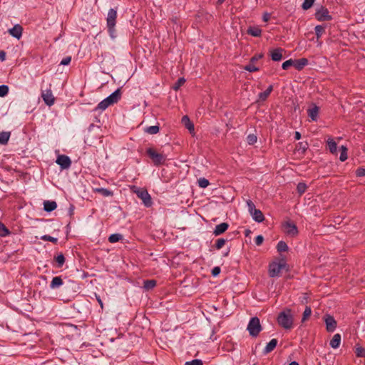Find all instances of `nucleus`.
<instances>
[{
	"instance_id": "1",
	"label": "nucleus",
	"mask_w": 365,
	"mask_h": 365,
	"mask_svg": "<svg viewBox=\"0 0 365 365\" xmlns=\"http://www.w3.org/2000/svg\"><path fill=\"white\" fill-rule=\"evenodd\" d=\"M283 269L289 270V265L286 262V257L281 254L278 262H272L269 264V276L270 277H279Z\"/></svg>"
},
{
	"instance_id": "2",
	"label": "nucleus",
	"mask_w": 365,
	"mask_h": 365,
	"mask_svg": "<svg viewBox=\"0 0 365 365\" xmlns=\"http://www.w3.org/2000/svg\"><path fill=\"white\" fill-rule=\"evenodd\" d=\"M292 312L291 309L286 308L277 316L278 324L284 329H291L293 327L294 317Z\"/></svg>"
},
{
	"instance_id": "3",
	"label": "nucleus",
	"mask_w": 365,
	"mask_h": 365,
	"mask_svg": "<svg viewBox=\"0 0 365 365\" xmlns=\"http://www.w3.org/2000/svg\"><path fill=\"white\" fill-rule=\"evenodd\" d=\"M117 19V10L115 9H110L108 12L106 18L107 28L110 36L112 38H115V29Z\"/></svg>"
},
{
	"instance_id": "4",
	"label": "nucleus",
	"mask_w": 365,
	"mask_h": 365,
	"mask_svg": "<svg viewBox=\"0 0 365 365\" xmlns=\"http://www.w3.org/2000/svg\"><path fill=\"white\" fill-rule=\"evenodd\" d=\"M131 191L135 193L138 197L142 200L144 205L147 207H151L153 205L152 198L145 188H140L135 185L130 187Z\"/></svg>"
},
{
	"instance_id": "5",
	"label": "nucleus",
	"mask_w": 365,
	"mask_h": 365,
	"mask_svg": "<svg viewBox=\"0 0 365 365\" xmlns=\"http://www.w3.org/2000/svg\"><path fill=\"white\" fill-rule=\"evenodd\" d=\"M247 329L251 336L257 337L262 329L259 319L257 317H252L248 323Z\"/></svg>"
},
{
	"instance_id": "6",
	"label": "nucleus",
	"mask_w": 365,
	"mask_h": 365,
	"mask_svg": "<svg viewBox=\"0 0 365 365\" xmlns=\"http://www.w3.org/2000/svg\"><path fill=\"white\" fill-rule=\"evenodd\" d=\"M146 153L155 166L163 165L166 160L165 155L157 153L153 148H148L146 150Z\"/></svg>"
},
{
	"instance_id": "7",
	"label": "nucleus",
	"mask_w": 365,
	"mask_h": 365,
	"mask_svg": "<svg viewBox=\"0 0 365 365\" xmlns=\"http://www.w3.org/2000/svg\"><path fill=\"white\" fill-rule=\"evenodd\" d=\"M314 15L315 18L319 21H331L332 19L328 9L323 6L316 10Z\"/></svg>"
},
{
	"instance_id": "8",
	"label": "nucleus",
	"mask_w": 365,
	"mask_h": 365,
	"mask_svg": "<svg viewBox=\"0 0 365 365\" xmlns=\"http://www.w3.org/2000/svg\"><path fill=\"white\" fill-rule=\"evenodd\" d=\"M263 57V53H258L253 56L250 60V63L244 67L245 71L249 72H255L259 71V68L255 66V63L259 59Z\"/></svg>"
},
{
	"instance_id": "9",
	"label": "nucleus",
	"mask_w": 365,
	"mask_h": 365,
	"mask_svg": "<svg viewBox=\"0 0 365 365\" xmlns=\"http://www.w3.org/2000/svg\"><path fill=\"white\" fill-rule=\"evenodd\" d=\"M324 319L326 324L327 331L328 332H333L336 329L337 325L336 321L334 317L329 314H326L324 317Z\"/></svg>"
},
{
	"instance_id": "10",
	"label": "nucleus",
	"mask_w": 365,
	"mask_h": 365,
	"mask_svg": "<svg viewBox=\"0 0 365 365\" xmlns=\"http://www.w3.org/2000/svg\"><path fill=\"white\" fill-rule=\"evenodd\" d=\"M56 162L63 170L69 168L71 165V160L70 158L66 155H58Z\"/></svg>"
},
{
	"instance_id": "11",
	"label": "nucleus",
	"mask_w": 365,
	"mask_h": 365,
	"mask_svg": "<svg viewBox=\"0 0 365 365\" xmlns=\"http://www.w3.org/2000/svg\"><path fill=\"white\" fill-rule=\"evenodd\" d=\"M284 231L287 233V235L291 236V237H295L298 234V229L297 225L290 221L286 222L284 224Z\"/></svg>"
},
{
	"instance_id": "12",
	"label": "nucleus",
	"mask_w": 365,
	"mask_h": 365,
	"mask_svg": "<svg viewBox=\"0 0 365 365\" xmlns=\"http://www.w3.org/2000/svg\"><path fill=\"white\" fill-rule=\"evenodd\" d=\"M41 97L44 101V103L47 106H52L54 103L55 98L53 96L52 91L51 89H47L46 91H43L41 93Z\"/></svg>"
},
{
	"instance_id": "13",
	"label": "nucleus",
	"mask_w": 365,
	"mask_h": 365,
	"mask_svg": "<svg viewBox=\"0 0 365 365\" xmlns=\"http://www.w3.org/2000/svg\"><path fill=\"white\" fill-rule=\"evenodd\" d=\"M284 49L282 48H277L269 51L270 57L274 61H279L282 59V53Z\"/></svg>"
},
{
	"instance_id": "14",
	"label": "nucleus",
	"mask_w": 365,
	"mask_h": 365,
	"mask_svg": "<svg viewBox=\"0 0 365 365\" xmlns=\"http://www.w3.org/2000/svg\"><path fill=\"white\" fill-rule=\"evenodd\" d=\"M319 111V108L316 104H312V107L307 110L308 115L312 121H317Z\"/></svg>"
},
{
	"instance_id": "15",
	"label": "nucleus",
	"mask_w": 365,
	"mask_h": 365,
	"mask_svg": "<svg viewBox=\"0 0 365 365\" xmlns=\"http://www.w3.org/2000/svg\"><path fill=\"white\" fill-rule=\"evenodd\" d=\"M121 89L118 88L115 90L113 93H112L110 96L107 97V98L109 100L111 105L116 103L121 98Z\"/></svg>"
},
{
	"instance_id": "16",
	"label": "nucleus",
	"mask_w": 365,
	"mask_h": 365,
	"mask_svg": "<svg viewBox=\"0 0 365 365\" xmlns=\"http://www.w3.org/2000/svg\"><path fill=\"white\" fill-rule=\"evenodd\" d=\"M22 31H23V28L19 24L15 25L13 28H11L9 31V34L12 36H14L18 39H19L21 38V36L22 35Z\"/></svg>"
},
{
	"instance_id": "17",
	"label": "nucleus",
	"mask_w": 365,
	"mask_h": 365,
	"mask_svg": "<svg viewBox=\"0 0 365 365\" xmlns=\"http://www.w3.org/2000/svg\"><path fill=\"white\" fill-rule=\"evenodd\" d=\"M229 227V225L227 222H222L216 225L213 234L215 236L223 234Z\"/></svg>"
},
{
	"instance_id": "18",
	"label": "nucleus",
	"mask_w": 365,
	"mask_h": 365,
	"mask_svg": "<svg viewBox=\"0 0 365 365\" xmlns=\"http://www.w3.org/2000/svg\"><path fill=\"white\" fill-rule=\"evenodd\" d=\"M294 61V67L298 71L302 70L309 63V61L306 58L296 59Z\"/></svg>"
},
{
	"instance_id": "19",
	"label": "nucleus",
	"mask_w": 365,
	"mask_h": 365,
	"mask_svg": "<svg viewBox=\"0 0 365 365\" xmlns=\"http://www.w3.org/2000/svg\"><path fill=\"white\" fill-rule=\"evenodd\" d=\"M277 339H272L265 346V348L263 350V354L264 355L272 352L277 346Z\"/></svg>"
},
{
	"instance_id": "20",
	"label": "nucleus",
	"mask_w": 365,
	"mask_h": 365,
	"mask_svg": "<svg viewBox=\"0 0 365 365\" xmlns=\"http://www.w3.org/2000/svg\"><path fill=\"white\" fill-rule=\"evenodd\" d=\"M250 215L255 222H262L264 220V215L260 210L255 209Z\"/></svg>"
},
{
	"instance_id": "21",
	"label": "nucleus",
	"mask_w": 365,
	"mask_h": 365,
	"mask_svg": "<svg viewBox=\"0 0 365 365\" xmlns=\"http://www.w3.org/2000/svg\"><path fill=\"white\" fill-rule=\"evenodd\" d=\"M56 207L57 204L55 201L46 200L43 202V209L48 212L53 211Z\"/></svg>"
},
{
	"instance_id": "22",
	"label": "nucleus",
	"mask_w": 365,
	"mask_h": 365,
	"mask_svg": "<svg viewBox=\"0 0 365 365\" xmlns=\"http://www.w3.org/2000/svg\"><path fill=\"white\" fill-rule=\"evenodd\" d=\"M182 123L184 124L185 128L190 131V133L194 131V124L192 123V122L190 121L187 115H184L182 118Z\"/></svg>"
},
{
	"instance_id": "23",
	"label": "nucleus",
	"mask_w": 365,
	"mask_h": 365,
	"mask_svg": "<svg viewBox=\"0 0 365 365\" xmlns=\"http://www.w3.org/2000/svg\"><path fill=\"white\" fill-rule=\"evenodd\" d=\"M247 33L252 36L259 37L262 34V29L258 27L250 26L248 28Z\"/></svg>"
},
{
	"instance_id": "24",
	"label": "nucleus",
	"mask_w": 365,
	"mask_h": 365,
	"mask_svg": "<svg viewBox=\"0 0 365 365\" xmlns=\"http://www.w3.org/2000/svg\"><path fill=\"white\" fill-rule=\"evenodd\" d=\"M341 342V335L339 334H336L334 335L332 339L330 341V346L333 349H336L339 346Z\"/></svg>"
},
{
	"instance_id": "25",
	"label": "nucleus",
	"mask_w": 365,
	"mask_h": 365,
	"mask_svg": "<svg viewBox=\"0 0 365 365\" xmlns=\"http://www.w3.org/2000/svg\"><path fill=\"white\" fill-rule=\"evenodd\" d=\"M94 192L100 193L104 197L113 196V192L103 187L93 189Z\"/></svg>"
},
{
	"instance_id": "26",
	"label": "nucleus",
	"mask_w": 365,
	"mask_h": 365,
	"mask_svg": "<svg viewBox=\"0 0 365 365\" xmlns=\"http://www.w3.org/2000/svg\"><path fill=\"white\" fill-rule=\"evenodd\" d=\"M308 143L307 142H299L296 145L295 150L298 152H300L302 154H304L307 150L308 149Z\"/></svg>"
},
{
	"instance_id": "27",
	"label": "nucleus",
	"mask_w": 365,
	"mask_h": 365,
	"mask_svg": "<svg viewBox=\"0 0 365 365\" xmlns=\"http://www.w3.org/2000/svg\"><path fill=\"white\" fill-rule=\"evenodd\" d=\"M54 260L57 263V267L61 268L66 262V258L63 253H60L54 257Z\"/></svg>"
},
{
	"instance_id": "28",
	"label": "nucleus",
	"mask_w": 365,
	"mask_h": 365,
	"mask_svg": "<svg viewBox=\"0 0 365 365\" xmlns=\"http://www.w3.org/2000/svg\"><path fill=\"white\" fill-rule=\"evenodd\" d=\"M63 282L61 277H55L52 279L50 287L51 289L59 287L63 284Z\"/></svg>"
},
{
	"instance_id": "29",
	"label": "nucleus",
	"mask_w": 365,
	"mask_h": 365,
	"mask_svg": "<svg viewBox=\"0 0 365 365\" xmlns=\"http://www.w3.org/2000/svg\"><path fill=\"white\" fill-rule=\"evenodd\" d=\"M157 284V282L155 279H147L143 282V288L146 290L153 289Z\"/></svg>"
},
{
	"instance_id": "30",
	"label": "nucleus",
	"mask_w": 365,
	"mask_h": 365,
	"mask_svg": "<svg viewBox=\"0 0 365 365\" xmlns=\"http://www.w3.org/2000/svg\"><path fill=\"white\" fill-rule=\"evenodd\" d=\"M144 130L145 133H147L148 134L154 135V134H157L159 132L160 127H159L158 124L156 125H151V126L146 127L144 129Z\"/></svg>"
},
{
	"instance_id": "31",
	"label": "nucleus",
	"mask_w": 365,
	"mask_h": 365,
	"mask_svg": "<svg viewBox=\"0 0 365 365\" xmlns=\"http://www.w3.org/2000/svg\"><path fill=\"white\" fill-rule=\"evenodd\" d=\"M327 146L330 153H335L336 152L337 145L336 143L331 138L327 140Z\"/></svg>"
},
{
	"instance_id": "32",
	"label": "nucleus",
	"mask_w": 365,
	"mask_h": 365,
	"mask_svg": "<svg viewBox=\"0 0 365 365\" xmlns=\"http://www.w3.org/2000/svg\"><path fill=\"white\" fill-rule=\"evenodd\" d=\"M10 137V133L9 132H0V144L1 145H6Z\"/></svg>"
},
{
	"instance_id": "33",
	"label": "nucleus",
	"mask_w": 365,
	"mask_h": 365,
	"mask_svg": "<svg viewBox=\"0 0 365 365\" xmlns=\"http://www.w3.org/2000/svg\"><path fill=\"white\" fill-rule=\"evenodd\" d=\"M110 105L111 103H110L109 100L107 98H106L98 103L96 109L104 110Z\"/></svg>"
},
{
	"instance_id": "34",
	"label": "nucleus",
	"mask_w": 365,
	"mask_h": 365,
	"mask_svg": "<svg viewBox=\"0 0 365 365\" xmlns=\"http://www.w3.org/2000/svg\"><path fill=\"white\" fill-rule=\"evenodd\" d=\"M354 352L357 357H364L365 356V349L359 344L356 345Z\"/></svg>"
},
{
	"instance_id": "35",
	"label": "nucleus",
	"mask_w": 365,
	"mask_h": 365,
	"mask_svg": "<svg viewBox=\"0 0 365 365\" xmlns=\"http://www.w3.org/2000/svg\"><path fill=\"white\" fill-rule=\"evenodd\" d=\"M289 247L287 243L284 241H279L277 245V250L279 252H287Z\"/></svg>"
},
{
	"instance_id": "36",
	"label": "nucleus",
	"mask_w": 365,
	"mask_h": 365,
	"mask_svg": "<svg viewBox=\"0 0 365 365\" xmlns=\"http://www.w3.org/2000/svg\"><path fill=\"white\" fill-rule=\"evenodd\" d=\"M123 235L118 233L112 234L108 237V241L110 243H115L122 240Z\"/></svg>"
},
{
	"instance_id": "37",
	"label": "nucleus",
	"mask_w": 365,
	"mask_h": 365,
	"mask_svg": "<svg viewBox=\"0 0 365 365\" xmlns=\"http://www.w3.org/2000/svg\"><path fill=\"white\" fill-rule=\"evenodd\" d=\"M315 34L317 38H319L325 31V26L322 25H317L314 28Z\"/></svg>"
},
{
	"instance_id": "38",
	"label": "nucleus",
	"mask_w": 365,
	"mask_h": 365,
	"mask_svg": "<svg viewBox=\"0 0 365 365\" xmlns=\"http://www.w3.org/2000/svg\"><path fill=\"white\" fill-rule=\"evenodd\" d=\"M312 314V309L310 307L307 306L303 312L302 322L307 321Z\"/></svg>"
},
{
	"instance_id": "39",
	"label": "nucleus",
	"mask_w": 365,
	"mask_h": 365,
	"mask_svg": "<svg viewBox=\"0 0 365 365\" xmlns=\"http://www.w3.org/2000/svg\"><path fill=\"white\" fill-rule=\"evenodd\" d=\"M10 234L9 230L0 222V236L6 237Z\"/></svg>"
},
{
	"instance_id": "40",
	"label": "nucleus",
	"mask_w": 365,
	"mask_h": 365,
	"mask_svg": "<svg viewBox=\"0 0 365 365\" xmlns=\"http://www.w3.org/2000/svg\"><path fill=\"white\" fill-rule=\"evenodd\" d=\"M185 82V79L184 78H180L173 86V89L175 91H178Z\"/></svg>"
},
{
	"instance_id": "41",
	"label": "nucleus",
	"mask_w": 365,
	"mask_h": 365,
	"mask_svg": "<svg viewBox=\"0 0 365 365\" xmlns=\"http://www.w3.org/2000/svg\"><path fill=\"white\" fill-rule=\"evenodd\" d=\"M307 186L304 182H299L297 186V190L299 195H302L307 190Z\"/></svg>"
},
{
	"instance_id": "42",
	"label": "nucleus",
	"mask_w": 365,
	"mask_h": 365,
	"mask_svg": "<svg viewBox=\"0 0 365 365\" xmlns=\"http://www.w3.org/2000/svg\"><path fill=\"white\" fill-rule=\"evenodd\" d=\"M41 240H42L43 241H49V242H53V244H57V242H58L57 238L51 237L48 235H44L41 236Z\"/></svg>"
},
{
	"instance_id": "43",
	"label": "nucleus",
	"mask_w": 365,
	"mask_h": 365,
	"mask_svg": "<svg viewBox=\"0 0 365 365\" xmlns=\"http://www.w3.org/2000/svg\"><path fill=\"white\" fill-rule=\"evenodd\" d=\"M314 1L315 0H304L302 6V9L304 10H308L313 6Z\"/></svg>"
},
{
	"instance_id": "44",
	"label": "nucleus",
	"mask_w": 365,
	"mask_h": 365,
	"mask_svg": "<svg viewBox=\"0 0 365 365\" xmlns=\"http://www.w3.org/2000/svg\"><path fill=\"white\" fill-rule=\"evenodd\" d=\"M257 140V138L255 134H249L247 137V141L249 145H254Z\"/></svg>"
},
{
	"instance_id": "45",
	"label": "nucleus",
	"mask_w": 365,
	"mask_h": 365,
	"mask_svg": "<svg viewBox=\"0 0 365 365\" xmlns=\"http://www.w3.org/2000/svg\"><path fill=\"white\" fill-rule=\"evenodd\" d=\"M294 61L293 59H289L282 63V68L284 70H287L290 66H294Z\"/></svg>"
},
{
	"instance_id": "46",
	"label": "nucleus",
	"mask_w": 365,
	"mask_h": 365,
	"mask_svg": "<svg viewBox=\"0 0 365 365\" xmlns=\"http://www.w3.org/2000/svg\"><path fill=\"white\" fill-rule=\"evenodd\" d=\"M9 86L6 85L0 86V97L6 96L9 93Z\"/></svg>"
},
{
	"instance_id": "47",
	"label": "nucleus",
	"mask_w": 365,
	"mask_h": 365,
	"mask_svg": "<svg viewBox=\"0 0 365 365\" xmlns=\"http://www.w3.org/2000/svg\"><path fill=\"white\" fill-rule=\"evenodd\" d=\"M341 150L339 159L341 161L344 162L347 159V153H346L347 149L344 146H341Z\"/></svg>"
},
{
	"instance_id": "48",
	"label": "nucleus",
	"mask_w": 365,
	"mask_h": 365,
	"mask_svg": "<svg viewBox=\"0 0 365 365\" xmlns=\"http://www.w3.org/2000/svg\"><path fill=\"white\" fill-rule=\"evenodd\" d=\"M225 242H226V240L225 239L219 238L216 240L215 247L217 250H220L225 245Z\"/></svg>"
},
{
	"instance_id": "49",
	"label": "nucleus",
	"mask_w": 365,
	"mask_h": 365,
	"mask_svg": "<svg viewBox=\"0 0 365 365\" xmlns=\"http://www.w3.org/2000/svg\"><path fill=\"white\" fill-rule=\"evenodd\" d=\"M198 185L200 187L205 188L210 185V182L208 180L202 178L198 180Z\"/></svg>"
},
{
	"instance_id": "50",
	"label": "nucleus",
	"mask_w": 365,
	"mask_h": 365,
	"mask_svg": "<svg viewBox=\"0 0 365 365\" xmlns=\"http://www.w3.org/2000/svg\"><path fill=\"white\" fill-rule=\"evenodd\" d=\"M269 95L264 91L258 94V101H264L269 97Z\"/></svg>"
},
{
	"instance_id": "51",
	"label": "nucleus",
	"mask_w": 365,
	"mask_h": 365,
	"mask_svg": "<svg viewBox=\"0 0 365 365\" xmlns=\"http://www.w3.org/2000/svg\"><path fill=\"white\" fill-rule=\"evenodd\" d=\"M247 205L248 207V210H249L250 213H252L254 211V210L256 209L254 202L252 200H248L247 201Z\"/></svg>"
},
{
	"instance_id": "52",
	"label": "nucleus",
	"mask_w": 365,
	"mask_h": 365,
	"mask_svg": "<svg viewBox=\"0 0 365 365\" xmlns=\"http://www.w3.org/2000/svg\"><path fill=\"white\" fill-rule=\"evenodd\" d=\"M356 175L357 177H364L365 176V168H359L356 170Z\"/></svg>"
},
{
	"instance_id": "53",
	"label": "nucleus",
	"mask_w": 365,
	"mask_h": 365,
	"mask_svg": "<svg viewBox=\"0 0 365 365\" xmlns=\"http://www.w3.org/2000/svg\"><path fill=\"white\" fill-rule=\"evenodd\" d=\"M186 365H203L200 359H194L190 362H187Z\"/></svg>"
},
{
	"instance_id": "54",
	"label": "nucleus",
	"mask_w": 365,
	"mask_h": 365,
	"mask_svg": "<svg viewBox=\"0 0 365 365\" xmlns=\"http://www.w3.org/2000/svg\"><path fill=\"white\" fill-rule=\"evenodd\" d=\"M263 241H264V237L262 235H257L255 237V244L257 246H260L263 243Z\"/></svg>"
},
{
	"instance_id": "55",
	"label": "nucleus",
	"mask_w": 365,
	"mask_h": 365,
	"mask_svg": "<svg viewBox=\"0 0 365 365\" xmlns=\"http://www.w3.org/2000/svg\"><path fill=\"white\" fill-rule=\"evenodd\" d=\"M71 61V57L67 56L62 59V61L60 63V65H63V66L68 65L70 63Z\"/></svg>"
},
{
	"instance_id": "56",
	"label": "nucleus",
	"mask_w": 365,
	"mask_h": 365,
	"mask_svg": "<svg viewBox=\"0 0 365 365\" xmlns=\"http://www.w3.org/2000/svg\"><path fill=\"white\" fill-rule=\"evenodd\" d=\"M220 271H221V269L220 267H215L212 269V275L213 277H216V276L219 275V274L220 273Z\"/></svg>"
},
{
	"instance_id": "57",
	"label": "nucleus",
	"mask_w": 365,
	"mask_h": 365,
	"mask_svg": "<svg viewBox=\"0 0 365 365\" xmlns=\"http://www.w3.org/2000/svg\"><path fill=\"white\" fill-rule=\"evenodd\" d=\"M270 17H271V14L269 13L265 12V13L263 14L262 20L264 22H267V21H269Z\"/></svg>"
},
{
	"instance_id": "58",
	"label": "nucleus",
	"mask_w": 365,
	"mask_h": 365,
	"mask_svg": "<svg viewBox=\"0 0 365 365\" xmlns=\"http://www.w3.org/2000/svg\"><path fill=\"white\" fill-rule=\"evenodd\" d=\"M6 59V53L4 51H0V60L4 61Z\"/></svg>"
},
{
	"instance_id": "59",
	"label": "nucleus",
	"mask_w": 365,
	"mask_h": 365,
	"mask_svg": "<svg viewBox=\"0 0 365 365\" xmlns=\"http://www.w3.org/2000/svg\"><path fill=\"white\" fill-rule=\"evenodd\" d=\"M74 212V206L73 205H70V207L68 209V215L71 217L73 215Z\"/></svg>"
},
{
	"instance_id": "60",
	"label": "nucleus",
	"mask_w": 365,
	"mask_h": 365,
	"mask_svg": "<svg viewBox=\"0 0 365 365\" xmlns=\"http://www.w3.org/2000/svg\"><path fill=\"white\" fill-rule=\"evenodd\" d=\"M272 91H273L272 85L269 86L268 88L265 90V91L268 93V95H270V93Z\"/></svg>"
},
{
	"instance_id": "61",
	"label": "nucleus",
	"mask_w": 365,
	"mask_h": 365,
	"mask_svg": "<svg viewBox=\"0 0 365 365\" xmlns=\"http://www.w3.org/2000/svg\"><path fill=\"white\" fill-rule=\"evenodd\" d=\"M272 91H273L272 85L269 86L268 88L265 90V91L268 93V95H270V93Z\"/></svg>"
},
{
	"instance_id": "62",
	"label": "nucleus",
	"mask_w": 365,
	"mask_h": 365,
	"mask_svg": "<svg viewBox=\"0 0 365 365\" xmlns=\"http://www.w3.org/2000/svg\"><path fill=\"white\" fill-rule=\"evenodd\" d=\"M294 138L295 140H299L301 138V133L298 131L294 133Z\"/></svg>"
},
{
	"instance_id": "63",
	"label": "nucleus",
	"mask_w": 365,
	"mask_h": 365,
	"mask_svg": "<svg viewBox=\"0 0 365 365\" xmlns=\"http://www.w3.org/2000/svg\"><path fill=\"white\" fill-rule=\"evenodd\" d=\"M251 233V231L250 230H245V236H248Z\"/></svg>"
},
{
	"instance_id": "64",
	"label": "nucleus",
	"mask_w": 365,
	"mask_h": 365,
	"mask_svg": "<svg viewBox=\"0 0 365 365\" xmlns=\"http://www.w3.org/2000/svg\"><path fill=\"white\" fill-rule=\"evenodd\" d=\"M289 365H299L298 362L297 361H292Z\"/></svg>"
}]
</instances>
